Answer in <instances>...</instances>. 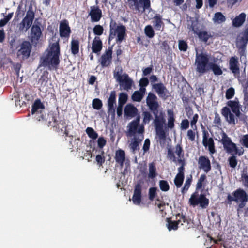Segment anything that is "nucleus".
I'll return each instance as SVG.
<instances>
[{"mask_svg":"<svg viewBox=\"0 0 248 248\" xmlns=\"http://www.w3.org/2000/svg\"><path fill=\"white\" fill-rule=\"evenodd\" d=\"M146 104L150 110L155 116L153 123L157 134L160 139L165 140L166 138L165 132L163 129L165 123V114L161 111L158 114L159 103L157 96L152 93L150 92L146 99Z\"/></svg>","mask_w":248,"mask_h":248,"instance_id":"obj_1","label":"nucleus"},{"mask_svg":"<svg viewBox=\"0 0 248 248\" xmlns=\"http://www.w3.org/2000/svg\"><path fill=\"white\" fill-rule=\"evenodd\" d=\"M60 47L58 42L52 43L40 58V66L47 67L48 70H57L60 60Z\"/></svg>","mask_w":248,"mask_h":248,"instance_id":"obj_2","label":"nucleus"},{"mask_svg":"<svg viewBox=\"0 0 248 248\" xmlns=\"http://www.w3.org/2000/svg\"><path fill=\"white\" fill-rule=\"evenodd\" d=\"M209 56L205 53H196L195 61V70L200 76L203 75L210 71L211 63Z\"/></svg>","mask_w":248,"mask_h":248,"instance_id":"obj_3","label":"nucleus"},{"mask_svg":"<svg viewBox=\"0 0 248 248\" xmlns=\"http://www.w3.org/2000/svg\"><path fill=\"white\" fill-rule=\"evenodd\" d=\"M126 29L124 25H118L115 21L111 19L109 25V43L116 36V42L120 44L126 36Z\"/></svg>","mask_w":248,"mask_h":248,"instance_id":"obj_4","label":"nucleus"},{"mask_svg":"<svg viewBox=\"0 0 248 248\" xmlns=\"http://www.w3.org/2000/svg\"><path fill=\"white\" fill-rule=\"evenodd\" d=\"M233 196L228 194L227 197L228 203H232L234 201L236 203H239L237 209V213L239 214L242 211V209L246 206V203L248 202V195L246 192L243 189L238 188L232 193Z\"/></svg>","mask_w":248,"mask_h":248,"instance_id":"obj_5","label":"nucleus"},{"mask_svg":"<svg viewBox=\"0 0 248 248\" xmlns=\"http://www.w3.org/2000/svg\"><path fill=\"white\" fill-rule=\"evenodd\" d=\"M184 154L183 147L180 144H177L175 147L171 146L167 147V158L174 162H178L181 166H185V162L184 158Z\"/></svg>","mask_w":248,"mask_h":248,"instance_id":"obj_6","label":"nucleus"},{"mask_svg":"<svg viewBox=\"0 0 248 248\" xmlns=\"http://www.w3.org/2000/svg\"><path fill=\"white\" fill-rule=\"evenodd\" d=\"M220 141L227 153L232 155H237L239 156L243 154L244 150L242 149H238L236 144L232 141L231 138L225 133L222 134Z\"/></svg>","mask_w":248,"mask_h":248,"instance_id":"obj_7","label":"nucleus"},{"mask_svg":"<svg viewBox=\"0 0 248 248\" xmlns=\"http://www.w3.org/2000/svg\"><path fill=\"white\" fill-rule=\"evenodd\" d=\"M45 106L40 99L36 100L32 105L31 113L38 121L46 122L47 114L44 111Z\"/></svg>","mask_w":248,"mask_h":248,"instance_id":"obj_8","label":"nucleus"},{"mask_svg":"<svg viewBox=\"0 0 248 248\" xmlns=\"http://www.w3.org/2000/svg\"><path fill=\"white\" fill-rule=\"evenodd\" d=\"M127 135L129 137L137 135H144V126L143 124H140V117L136 118L130 122L127 125Z\"/></svg>","mask_w":248,"mask_h":248,"instance_id":"obj_9","label":"nucleus"},{"mask_svg":"<svg viewBox=\"0 0 248 248\" xmlns=\"http://www.w3.org/2000/svg\"><path fill=\"white\" fill-rule=\"evenodd\" d=\"M32 45L30 42L27 40L23 41L16 47L17 58L22 61L28 59L32 50Z\"/></svg>","mask_w":248,"mask_h":248,"instance_id":"obj_10","label":"nucleus"},{"mask_svg":"<svg viewBox=\"0 0 248 248\" xmlns=\"http://www.w3.org/2000/svg\"><path fill=\"white\" fill-rule=\"evenodd\" d=\"M189 202L191 205L194 207L200 204L202 208H206L209 204V200L204 194H201L199 196L197 192H195L191 195L189 200Z\"/></svg>","mask_w":248,"mask_h":248,"instance_id":"obj_11","label":"nucleus"},{"mask_svg":"<svg viewBox=\"0 0 248 248\" xmlns=\"http://www.w3.org/2000/svg\"><path fill=\"white\" fill-rule=\"evenodd\" d=\"M47 123L46 124L48 126H51L56 128L57 132L63 131V128H67L65 120L64 119L57 120V117L53 114H47ZM47 122V121L46 122Z\"/></svg>","mask_w":248,"mask_h":248,"instance_id":"obj_12","label":"nucleus"},{"mask_svg":"<svg viewBox=\"0 0 248 248\" xmlns=\"http://www.w3.org/2000/svg\"><path fill=\"white\" fill-rule=\"evenodd\" d=\"M129 7L132 10L140 11L141 6L143 10L148 9L151 6L150 0H127Z\"/></svg>","mask_w":248,"mask_h":248,"instance_id":"obj_13","label":"nucleus"},{"mask_svg":"<svg viewBox=\"0 0 248 248\" xmlns=\"http://www.w3.org/2000/svg\"><path fill=\"white\" fill-rule=\"evenodd\" d=\"M202 135V144L205 147H208L210 154L212 155L216 152L214 140L211 137L208 138L209 134L205 130L203 131Z\"/></svg>","mask_w":248,"mask_h":248,"instance_id":"obj_14","label":"nucleus"},{"mask_svg":"<svg viewBox=\"0 0 248 248\" xmlns=\"http://www.w3.org/2000/svg\"><path fill=\"white\" fill-rule=\"evenodd\" d=\"M41 23L36 22L31 26V30L30 40L32 43L37 44L42 35V31L40 28Z\"/></svg>","mask_w":248,"mask_h":248,"instance_id":"obj_15","label":"nucleus"},{"mask_svg":"<svg viewBox=\"0 0 248 248\" xmlns=\"http://www.w3.org/2000/svg\"><path fill=\"white\" fill-rule=\"evenodd\" d=\"M113 46H109L100 58V64L102 67L109 66L111 63Z\"/></svg>","mask_w":248,"mask_h":248,"instance_id":"obj_16","label":"nucleus"},{"mask_svg":"<svg viewBox=\"0 0 248 248\" xmlns=\"http://www.w3.org/2000/svg\"><path fill=\"white\" fill-rule=\"evenodd\" d=\"M143 184V181L140 180L135 186L134 194L132 197V201L133 203L135 204L139 205L141 202L142 186Z\"/></svg>","mask_w":248,"mask_h":248,"instance_id":"obj_17","label":"nucleus"},{"mask_svg":"<svg viewBox=\"0 0 248 248\" xmlns=\"http://www.w3.org/2000/svg\"><path fill=\"white\" fill-rule=\"evenodd\" d=\"M152 88L155 90L159 96L163 99L166 100L169 97V91L163 83L160 82L152 84Z\"/></svg>","mask_w":248,"mask_h":248,"instance_id":"obj_18","label":"nucleus"},{"mask_svg":"<svg viewBox=\"0 0 248 248\" xmlns=\"http://www.w3.org/2000/svg\"><path fill=\"white\" fill-rule=\"evenodd\" d=\"M199 168L207 173L212 169L211 162L209 158L204 155L200 156L198 160Z\"/></svg>","mask_w":248,"mask_h":248,"instance_id":"obj_19","label":"nucleus"},{"mask_svg":"<svg viewBox=\"0 0 248 248\" xmlns=\"http://www.w3.org/2000/svg\"><path fill=\"white\" fill-rule=\"evenodd\" d=\"M59 31L60 36L62 38H68L71 33L70 27L67 20H63L60 22Z\"/></svg>","mask_w":248,"mask_h":248,"instance_id":"obj_20","label":"nucleus"},{"mask_svg":"<svg viewBox=\"0 0 248 248\" xmlns=\"http://www.w3.org/2000/svg\"><path fill=\"white\" fill-rule=\"evenodd\" d=\"M89 16L92 22H98L102 16V12L98 6H93L90 7Z\"/></svg>","mask_w":248,"mask_h":248,"instance_id":"obj_21","label":"nucleus"},{"mask_svg":"<svg viewBox=\"0 0 248 248\" xmlns=\"http://www.w3.org/2000/svg\"><path fill=\"white\" fill-rule=\"evenodd\" d=\"M248 42V39L242 36L238 39L236 43V46L238 49V53L241 58L242 56H246L245 52L247 44Z\"/></svg>","mask_w":248,"mask_h":248,"instance_id":"obj_22","label":"nucleus"},{"mask_svg":"<svg viewBox=\"0 0 248 248\" xmlns=\"http://www.w3.org/2000/svg\"><path fill=\"white\" fill-rule=\"evenodd\" d=\"M221 113L230 124H235L234 116L231 113V110L228 107H224L222 108L221 110Z\"/></svg>","mask_w":248,"mask_h":248,"instance_id":"obj_23","label":"nucleus"},{"mask_svg":"<svg viewBox=\"0 0 248 248\" xmlns=\"http://www.w3.org/2000/svg\"><path fill=\"white\" fill-rule=\"evenodd\" d=\"M144 139V135H137L134 137L133 140L130 144V149L133 153L140 150L139 145Z\"/></svg>","mask_w":248,"mask_h":248,"instance_id":"obj_24","label":"nucleus"},{"mask_svg":"<svg viewBox=\"0 0 248 248\" xmlns=\"http://www.w3.org/2000/svg\"><path fill=\"white\" fill-rule=\"evenodd\" d=\"M103 47L102 42L98 36H95L92 44V53L99 54Z\"/></svg>","mask_w":248,"mask_h":248,"instance_id":"obj_25","label":"nucleus"},{"mask_svg":"<svg viewBox=\"0 0 248 248\" xmlns=\"http://www.w3.org/2000/svg\"><path fill=\"white\" fill-rule=\"evenodd\" d=\"M152 23L155 30L161 31H163L164 24L162 21V16L160 14H156L153 17Z\"/></svg>","mask_w":248,"mask_h":248,"instance_id":"obj_26","label":"nucleus"},{"mask_svg":"<svg viewBox=\"0 0 248 248\" xmlns=\"http://www.w3.org/2000/svg\"><path fill=\"white\" fill-rule=\"evenodd\" d=\"M34 16V12L32 10L29 9L26 13L25 16L22 20L26 24L27 29H30L31 26Z\"/></svg>","mask_w":248,"mask_h":248,"instance_id":"obj_27","label":"nucleus"},{"mask_svg":"<svg viewBox=\"0 0 248 248\" xmlns=\"http://www.w3.org/2000/svg\"><path fill=\"white\" fill-rule=\"evenodd\" d=\"M122 81H119L120 86H122L124 90H130L133 83V80L126 73L123 74V78L121 79Z\"/></svg>","mask_w":248,"mask_h":248,"instance_id":"obj_28","label":"nucleus"},{"mask_svg":"<svg viewBox=\"0 0 248 248\" xmlns=\"http://www.w3.org/2000/svg\"><path fill=\"white\" fill-rule=\"evenodd\" d=\"M114 158L116 162L120 165L121 168H122L125 160V152L122 149L117 150L115 152Z\"/></svg>","mask_w":248,"mask_h":248,"instance_id":"obj_29","label":"nucleus"},{"mask_svg":"<svg viewBox=\"0 0 248 248\" xmlns=\"http://www.w3.org/2000/svg\"><path fill=\"white\" fill-rule=\"evenodd\" d=\"M238 58L232 57L229 61L230 69L234 74H239L240 70L239 67Z\"/></svg>","mask_w":248,"mask_h":248,"instance_id":"obj_30","label":"nucleus"},{"mask_svg":"<svg viewBox=\"0 0 248 248\" xmlns=\"http://www.w3.org/2000/svg\"><path fill=\"white\" fill-rule=\"evenodd\" d=\"M176 219H178V217H179V219H181L182 222H180V224L184 226L186 228L189 229L193 227V223L192 221L190 219L186 217L185 216L178 214L176 215Z\"/></svg>","mask_w":248,"mask_h":248,"instance_id":"obj_31","label":"nucleus"},{"mask_svg":"<svg viewBox=\"0 0 248 248\" xmlns=\"http://www.w3.org/2000/svg\"><path fill=\"white\" fill-rule=\"evenodd\" d=\"M227 105L231 108L232 111L236 116H240L241 112L240 111V107L238 102L229 100L227 102Z\"/></svg>","mask_w":248,"mask_h":248,"instance_id":"obj_32","label":"nucleus"},{"mask_svg":"<svg viewBox=\"0 0 248 248\" xmlns=\"http://www.w3.org/2000/svg\"><path fill=\"white\" fill-rule=\"evenodd\" d=\"M124 112L126 116L133 117L137 114L138 109L133 105L128 104L125 106Z\"/></svg>","mask_w":248,"mask_h":248,"instance_id":"obj_33","label":"nucleus"},{"mask_svg":"<svg viewBox=\"0 0 248 248\" xmlns=\"http://www.w3.org/2000/svg\"><path fill=\"white\" fill-rule=\"evenodd\" d=\"M246 15L244 13H241L236 16L232 20V25L235 27L241 26L245 22Z\"/></svg>","mask_w":248,"mask_h":248,"instance_id":"obj_34","label":"nucleus"},{"mask_svg":"<svg viewBox=\"0 0 248 248\" xmlns=\"http://www.w3.org/2000/svg\"><path fill=\"white\" fill-rule=\"evenodd\" d=\"M71 53L76 56L79 53V41L78 39H72L71 41Z\"/></svg>","mask_w":248,"mask_h":248,"instance_id":"obj_35","label":"nucleus"},{"mask_svg":"<svg viewBox=\"0 0 248 248\" xmlns=\"http://www.w3.org/2000/svg\"><path fill=\"white\" fill-rule=\"evenodd\" d=\"M176 221H172L170 218H167V227L169 231L176 230L178 229V225L182 222L181 219H176Z\"/></svg>","mask_w":248,"mask_h":248,"instance_id":"obj_36","label":"nucleus"},{"mask_svg":"<svg viewBox=\"0 0 248 248\" xmlns=\"http://www.w3.org/2000/svg\"><path fill=\"white\" fill-rule=\"evenodd\" d=\"M156 168L155 164L154 162L149 163V174L148 177L150 178H154L157 175Z\"/></svg>","mask_w":248,"mask_h":248,"instance_id":"obj_37","label":"nucleus"},{"mask_svg":"<svg viewBox=\"0 0 248 248\" xmlns=\"http://www.w3.org/2000/svg\"><path fill=\"white\" fill-rule=\"evenodd\" d=\"M212 70L214 74L217 76L222 74V71L221 68L217 64L212 62L211 63L210 70Z\"/></svg>","mask_w":248,"mask_h":248,"instance_id":"obj_38","label":"nucleus"},{"mask_svg":"<svg viewBox=\"0 0 248 248\" xmlns=\"http://www.w3.org/2000/svg\"><path fill=\"white\" fill-rule=\"evenodd\" d=\"M144 33L149 38H152L155 35V31L150 25H147L144 28Z\"/></svg>","mask_w":248,"mask_h":248,"instance_id":"obj_39","label":"nucleus"},{"mask_svg":"<svg viewBox=\"0 0 248 248\" xmlns=\"http://www.w3.org/2000/svg\"><path fill=\"white\" fill-rule=\"evenodd\" d=\"M143 124H149L151 120L153 119V117L150 112L145 111L142 113Z\"/></svg>","mask_w":248,"mask_h":248,"instance_id":"obj_40","label":"nucleus"},{"mask_svg":"<svg viewBox=\"0 0 248 248\" xmlns=\"http://www.w3.org/2000/svg\"><path fill=\"white\" fill-rule=\"evenodd\" d=\"M86 132L89 138L93 140H95L98 137V134L92 127H88L86 129Z\"/></svg>","mask_w":248,"mask_h":248,"instance_id":"obj_41","label":"nucleus"},{"mask_svg":"<svg viewBox=\"0 0 248 248\" xmlns=\"http://www.w3.org/2000/svg\"><path fill=\"white\" fill-rule=\"evenodd\" d=\"M188 28L196 34L200 31L198 27V23L195 21H191V24L188 25Z\"/></svg>","mask_w":248,"mask_h":248,"instance_id":"obj_42","label":"nucleus"},{"mask_svg":"<svg viewBox=\"0 0 248 248\" xmlns=\"http://www.w3.org/2000/svg\"><path fill=\"white\" fill-rule=\"evenodd\" d=\"M206 179V176L205 174H202L198 180L196 184V189H201L204 187L203 183Z\"/></svg>","mask_w":248,"mask_h":248,"instance_id":"obj_43","label":"nucleus"},{"mask_svg":"<svg viewBox=\"0 0 248 248\" xmlns=\"http://www.w3.org/2000/svg\"><path fill=\"white\" fill-rule=\"evenodd\" d=\"M214 20L215 22L221 23L225 21L226 18L221 12H217L215 14Z\"/></svg>","mask_w":248,"mask_h":248,"instance_id":"obj_44","label":"nucleus"},{"mask_svg":"<svg viewBox=\"0 0 248 248\" xmlns=\"http://www.w3.org/2000/svg\"><path fill=\"white\" fill-rule=\"evenodd\" d=\"M185 176L182 175H176L174 180V183L177 188L182 186L184 182Z\"/></svg>","mask_w":248,"mask_h":248,"instance_id":"obj_45","label":"nucleus"},{"mask_svg":"<svg viewBox=\"0 0 248 248\" xmlns=\"http://www.w3.org/2000/svg\"><path fill=\"white\" fill-rule=\"evenodd\" d=\"M159 186L160 189L162 191L166 192L170 189V186L168 182L166 180H160L159 182Z\"/></svg>","mask_w":248,"mask_h":248,"instance_id":"obj_46","label":"nucleus"},{"mask_svg":"<svg viewBox=\"0 0 248 248\" xmlns=\"http://www.w3.org/2000/svg\"><path fill=\"white\" fill-rule=\"evenodd\" d=\"M197 35L200 39L204 42H206L211 36L210 35L208 34V32L206 31H200Z\"/></svg>","mask_w":248,"mask_h":248,"instance_id":"obj_47","label":"nucleus"},{"mask_svg":"<svg viewBox=\"0 0 248 248\" xmlns=\"http://www.w3.org/2000/svg\"><path fill=\"white\" fill-rule=\"evenodd\" d=\"M103 106L102 101L98 99L95 98L93 99L92 101V107L93 108L96 110H99Z\"/></svg>","mask_w":248,"mask_h":248,"instance_id":"obj_48","label":"nucleus"},{"mask_svg":"<svg viewBox=\"0 0 248 248\" xmlns=\"http://www.w3.org/2000/svg\"><path fill=\"white\" fill-rule=\"evenodd\" d=\"M192 175H190L189 178H186L184 186L182 189V193L183 194L186 193L188 190L192 182Z\"/></svg>","mask_w":248,"mask_h":248,"instance_id":"obj_49","label":"nucleus"},{"mask_svg":"<svg viewBox=\"0 0 248 248\" xmlns=\"http://www.w3.org/2000/svg\"><path fill=\"white\" fill-rule=\"evenodd\" d=\"M143 97V96L139 91H135L132 95V99L136 102H140Z\"/></svg>","mask_w":248,"mask_h":248,"instance_id":"obj_50","label":"nucleus"},{"mask_svg":"<svg viewBox=\"0 0 248 248\" xmlns=\"http://www.w3.org/2000/svg\"><path fill=\"white\" fill-rule=\"evenodd\" d=\"M115 106L116 105L114 104H108L107 112L112 118H114L115 116Z\"/></svg>","mask_w":248,"mask_h":248,"instance_id":"obj_51","label":"nucleus"},{"mask_svg":"<svg viewBox=\"0 0 248 248\" xmlns=\"http://www.w3.org/2000/svg\"><path fill=\"white\" fill-rule=\"evenodd\" d=\"M116 94L115 91L111 92L110 96L108 100V104L116 105Z\"/></svg>","mask_w":248,"mask_h":248,"instance_id":"obj_52","label":"nucleus"},{"mask_svg":"<svg viewBox=\"0 0 248 248\" xmlns=\"http://www.w3.org/2000/svg\"><path fill=\"white\" fill-rule=\"evenodd\" d=\"M169 114L167 125L169 128L171 129L174 127L175 119L172 112L171 113L169 112Z\"/></svg>","mask_w":248,"mask_h":248,"instance_id":"obj_53","label":"nucleus"},{"mask_svg":"<svg viewBox=\"0 0 248 248\" xmlns=\"http://www.w3.org/2000/svg\"><path fill=\"white\" fill-rule=\"evenodd\" d=\"M128 98V96L127 94L124 93H121L119 94V99H118V104L124 105L127 102Z\"/></svg>","mask_w":248,"mask_h":248,"instance_id":"obj_54","label":"nucleus"},{"mask_svg":"<svg viewBox=\"0 0 248 248\" xmlns=\"http://www.w3.org/2000/svg\"><path fill=\"white\" fill-rule=\"evenodd\" d=\"M157 188L155 187H151L149 189V199L153 201L157 196Z\"/></svg>","mask_w":248,"mask_h":248,"instance_id":"obj_55","label":"nucleus"},{"mask_svg":"<svg viewBox=\"0 0 248 248\" xmlns=\"http://www.w3.org/2000/svg\"><path fill=\"white\" fill-rule=\"evenodd\" d=\"M104 29L100 25H95L93 29V32L95 35L100 36L103 33Z\"/></svg>","mask_w":248,"mask_h":248,"instance_id":"obj_56","label":"nucleus"},{"mask_svg":"<svg viewBox=\"0 0 248 248\" xmlns=\"http://www.w3.org/2000/svg\"><path fill=\"white\" fill-rule=\"evenodd\" d=\"M178 47L180 51L185 52L188 48V45L185 41L180 40L179 41Z\"/></svg>","mask_w":248,"mask_h":248,"instance_id":"obj_57","label":"nucleus"},{"mask_svg":"<svg viewBox=\"0 0 248 248\" xmlns=\"http://www.w3.org/2000/svg\"><path fill=\"white\" fill-rule=\"evenodd\" d=\"M229 164L231 167L235 168L237 164V160L236 157L234 155H232L228 159Z\"/></svg>","mask_w":248,"mask_h":248,"instance_id":"obj_58","label":"nucleus"},{"mask_svg":"<svg viewBox=\"0 0 248 248\" xmlns=\"http://www.w3.org/2000/svg\"><path fill=\"white\" fill-rule=\"evenodd\" d=\"M235 93L234 89L232 87H230L227 90L226 92V98L227 99H230L232 98Z\"/></svg>","mask_w":248,"mask_h":248,"instance_id":"obj_59","label":"nucleus"},{"mask_svg":"<svg viewBox=\"0 0 248 248\" xmlns=\"http://www.w3.org/2000/svg\"><path fill=\"white\" fill-rule=\"evenodd\" d=\"M199 115L198 114H195L190 121V125L194 130H197L196 123L198 122Z\"/></svg>","mask_w":248,"mask_h":248,"instance_id":"obj_60","label":"nucleus"},{"mask_svg":"<svg viewBox=\"0 0 248 248\" xmlns=\"http://www.w3.org/2000/svg\"><path fill=\"white\" fill-rule=\"evenodd\" d=\"M240 143L245 147L248 148V134L242 136L240 140Z\"/></svg>","mask_w":248,"mask_h":248,"instance_id":"obj_61","label":"nucleus"},{"mask_svg":"<svg viewBox=\"0 0 248 248\" xmlns=\"http://www.w3.org/2000/svg\"><path fill=\"white\" fill-rule=\"evenodd\" d=\"M18 27L19 31L22 33L26 32L29 29L27 28L26 24L22 21L18 24Z\"/></svg>","mask_w":248,"mask_h":248,"instance_id":"obj_62","label":"nucleus"},{"mask_svg":"<svg viewBox=\"0 0 248 248\" xmlns=\"http://www.w3.org/2000/svg\"><path fill=\"white\" fill-rule=\"evenodd\" d=\"M241 179L244 186L248 188V175L243 173L241 175Z\"/></svg>","mask_w":248,"mask_h":248,"instance_id":"obj_63","label":"nucleus"},{"mask_svg":"<svg viewBox=\"0 0 248 248\" xmlns=\"http://www.w3.org/2000/svg\"><path fill=\"white\" fill-rule=\"evenodd\" d=\"M241 84L243 87V93L244 95H248V81H241Z\"/></svg>","mask_w":248,"mask_h":248,"instance_id":"obj_64","label":"nucleus"}]
</instances>
